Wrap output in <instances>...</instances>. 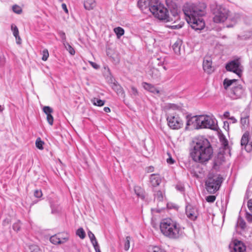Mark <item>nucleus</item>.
<instances>
[{"label":"nucleus","instance_id":"obj_37","mask_svg":"<svg viewBox=\"0 0 252 252\" xmlns=\"http://www.w3.org/2000/svg\"><path fill=\"white\" fill-rule=\"evenodd\" d=\"M43 144H44V142L41 140L40 138L39 137V138H37L36 142H35V145H36V147L38 149H39L40 150L43 149Z\"/></svg>","mask_w":252,"mask_h":252},{"label":"nucleus","instance_id":"obj_49","mask_svg":"<svg viewBox=\"0 0 252 252\" xmlns=\"http://www.w3.org/2000/svg\"><path fill=\"white\" fill-rule=\"evenodd\" d=\"M34 196L37 198L41 197L42 195V193L41 190H35L34 192Z\"/></svg>","mask_w":252,"mask_h":252},{"label":"nucleus","instance_id":"obj_58","mask_svg":"<svg viewBox=\"0 0 252 252\" xmlns=\"http://www.w3.org/2000/svg\"><path fill=\"white\" fill-rule=\"evenodd\" d=\"M174 160L171 157L167 159V162L169 164H173L174 162Z\"/></svg>","mask_w":252,"mask_h":252},{"label":"nucleus","instance_id":"obj_33","mask_svg":"<svg viewBox=\"0 0 252 252\" xmlns=\"http://www.w3.org/2000/svg\"><path fill=\"white\" fill-rule=\"evenodd\" d=\"M11 29L13 32V35L15 36L16 39H17V36H18L19 35V30L18 28L15 24H12L11 25Z\"/></svg>","mask_w":252,"mask_h":252},{"label":"nucleus","instance_id":"obj_12","mask_svg":"<svg viewBox=\"0 0 252 252\" xmlns=\"http://www.w3.org/2000/svg\"><path fill=\"white\" fill-rule=\"evenodd\" d=\"M186 213L187 217L193 220L196 219L198 215L197 208L191 205H188L186 206Z\"/></svg>","mask_w":252,"mask_h":252},{"label":"nucleus","instance_id":"obj_16","mask_svg":"<svg viewBox=\"0 0 252 252\" xmlns=\"http://www.w3.org/2000/svg\"><path fill=\"white\" fill-rule=\"evenodd\" d=\"M212 64V61L210 58H206L204 59L203 62V68L204 70L209 74L213 71Z\"/></svg>","mask_w":252,"mask_h":252},{"label":"nucleus","instance_id":"obj_40","mask_svg":"<svg viewBox=\"0 0 252 252\" xmlns=\"http://www.w3.org/2000/svg\"><path fill=\"white\" fill-rule=\"evenodd\" d=\"M130 240V237L129 236H127L126 239V242H125V246H124V249L126 251H128L129 249Z\"/></svg>","mask_w":252,"mask_h":252},{"label":"nucleus","instance_id":"obj_29","mask_svg":"<svg viewBox=\"0 0 252 252\" xmlns=\"http://www.w3.org/2000/svg\"><path fill=\"white\" fill-rule=\"evenodd\" d=\"M114 31L115 33L116 34L117 37L120 38L121 36H122L124 34V30L120 27L115 28L114 29Z\"/></svg>","mask_w":252,"mask_h":252},{"label":"nucleus","instance_id":"obj_46","mask_svg":"<svg viewBox=\"0 0 252 252\" xmlns=\"http://www.w3.org/2000/svg\"><path fill=\"white\" fill-rule=\"evenodd\" d=\"M21 227L20 221L18 220L16 222L14 223L13 225V229L16 231L20 230Z\"/></svg>","mask_w":252,"mask_h":252},{"label":"nucleus","instance_id":"obj_36","mask_svg":"<svg viewBox=\"0 0 252 252\" xmlns=\"http://www.w3.org/2000/svg\"><path fill=\"white\" fill-rule=\"evenodd\" d=\"M155 199H157L158 201H161L163 199V195L161 191L158 190L156 193H155Z\"/></svg>","mask_w":252,"mask_h":252},{"label":"nucleus","instance_id":"obj_62","mask_svg":"<svg viewBox=\"0 0 252 252\" xmlns=\"http://www.w3.org/2000/svg\"><path fill=\"white\" fill-rule=\"evenodd\" d=\"M182 27V26L181 25H174L172 26V28L173 29H180Z\"/></svg>","mask_w":252,"mask_h":252},{"label":"nucleus","instance_id":"obj_5","mask_svg":"<svg viewBox=\"0 0 252 252\" xmlns=\"http://www.w3.org/2000/svg\"><path fill=\"white\" fill-rule=\"evenodd\" d=\"M210 6L215 23H221L227 20L229 13V10L227 8L218 4L216 2H212Z\"/></svg>","mask_w":252,"mask_h":252},{"label":"nucleus","instance_id":"obj_14","mask_svg":"<svg viewBox=\"0 0 252 252\" xmlns=\"http://www.w3.org/2000/svg\"><path fill=\"white\" fill-rule=\"evenodd\" d=\"M244 92L243 89L240 85H234L231 90L230 94L234 98H237L241 97Z\"/></svg>","mask_w":252,"mask_h":252},{"label":"nucleus","instance_id":"obj_11","mask_svg":"<svg viewBox=\"0 0 252 252\" xmlns=\"http://www.w3.org/2000/svg\"><path fill=\"white\" fill-rule=\"evenodd\" d=\"M249 135L248 131L245 132L241 140V146H244L245 149L247 152H250L252 150V141L249 143Z\"/></svg>","mask_w":252,"mask_h":252},{"label":"nucleus","instance_id":"obj_3","mask_svg":"<svg viewBox=\"0 0 252 252\" xmlns=\"http://www.w3.org/2000/svg\"><path fill=\"white\" fill-rule=\"evenodd\" d=\"M160 229L162 234L171 239H177L181 235L179 225L170 218L162 220Z\"/></svg>","mask_w":252,"mask_h":252},{"label":"nucleus","instance_id":"obj_44","mask_svg":"<svg viewBox=\"0 0 252 252\" xmlns=\"http://www.w3.org/2000/svg\"><path fill=\"white\" fill-rule=\"evenodd\" d=\"M13 11L17 14H20L22 12V9L21 8L17 5H14L12 7Z\"/></svg>","mask_w":252,"mask_h":252},{"label":"nucleus","instance_id":"obj_35","mask_svg":"<svg viewBox=\"0 0 252 252\" xmlns=\"http://www.w3.org/2000/svg\"><path fill=\"white\" fill-rule=\"evenodd\" d=\"M76 235L81 239H84L86 236L85 232L82 228H79L76 231Z\"/></svg>","mask_w":252,"mask_h":252},{"label":"nucleus","instance_id":"obj_13","mask_svg":"<svg viewBox=\"0 0 252 252\" xmlns=\"http://www.w3.org/2000/svg\"><path fill=\"white\" fill-rule=\"evenodd\" d=\"M241 19V15L239 13H231L229 11L228 16L227 19L228 21L231 23L227 25L226 27L231 28L233 27Z\"/></svg>","mask_w":252,"mask_h":252},{"label":"nucleus","instance_id":"obj_15","mask_svg":"<svg viewBox=\"0 0 252 252\" xmlns=\"http://www.w3.org/2000/svg\"><path fill=\"white\" fill-rule=\"evenodd\" d=\"M149 0H139L137 5L144 13L148 14L150 12V10H149Z\"/></svg>","mask_w":252,"mask_h":252},{"label":"nucleus","instance_id":"obj_20","mask_svg":"<svg viewBox=\"0 0 252 252\" xmlns=\"http://www.w3.org/2000/svg\"><path fill=\"white\" fill-rule=\"evenodd\" d=\"M96 6L95 0H85L84 2V8L88 10L93 9Z\"/></svg>","mask_w":252,"mask_h":252},{"label":"nucleus","instance_id":"obj_23","mask_svg":"<svg viewBox=\"0 0 252 252\" xmlns=\"http://www.w3.org/2000/svg\"><path fill=\"white\" fill-rule=\"evenodd\" d=\"M134 190L135 194L138 197H140L142 199L144 198V190L140 187L135 186Z\"/></svg>","mask_w":252,"mask_h":252},{"label":"nucleus","instance_id":"obj_56","mask_svg":"<svg viewBox=\"0 0 252 252\" xmlns=\"http://www.w3.org/2000/svg\"><path fill=\"white\" fill-rule=\"evenodd\" d=\"M62 7L63 9L65 11L66 13H68V10L66 7V5L65 3H62Z\"/></svg>","mask_w":252,"mask_h":252},{"label":"nucleus","instance_id":"obj_4","mask_svg":"<svg viewBox=\"0 0 252 252\" xmlns=\"http://www.w3.org/2000/svg\"><path fill=\"white\" fill-rule=\"evenodd\" d=\"M190 122L194 123L197 129L205 128L216 130L217 127V120L209 116H194L188 121L187 125H190Z\"/></svg>","mask_w":252,"mask_h":252},{"label":"nucleus","instance_id":"obj_39","mask_svg":"<svg viewBox=\"0 0 252 252\" xmlns=\"http://www.w3.org/2000/svg\"><path fill=\"white\" fill-rule=\"evenodd\" d=\"M130 95L132 97H136L138 95V92L137 89L134 86L131 87V90L130 92Z\"/></svg>","mask_w":252,"mask_h":252},{"label":"nucleus","instance_id":"obj_18","mask_svg":"<svg viewBox=\"0 0 252 252\" xmlns=\"http://www.w3.org/2000/svg\"><path fill=\"white\" fill-rule=\"evenodd\" d=\"M144 89L152 93L158 94L159 91L153 85L146 82L142 83Z\"/></svg>","mask_w":252,"mask_h":252},{"label":"nucleus","instance_id":"obj_2","mask_svg":"<svg viewBox=\"0 0 252 252\" xmlns=\"http://www.w3.org/2000/svg\"><path fill=\"white\" fill-rule=\"evenodd\" d=\"M190 155L192 159L199 163L208 161L212 158L213 150L209 140L203 137L195 138Z\"/></svg>","mask_w":252,"mask_h":252},{"label":"nucleus","instance_id":"obj_7","mask_svg":"<svg viewBox=\"0 0 252 252\" xmlns=\"http://www.w3.org/2000/svg\"><path fill=\"white\" fill-rule=\"evenodd\" d=\"M167 121L169 126L173 129H179L183 125L182 120L176 114H168Z\"/></svg>","mask_w":252,"mask_h":252},{"label":"nucleus","instance_id":"obj_52","mask_svg":"<svg viewBox=\"0 0 252 252\" xmlns=\"http://www.w3.org/2000/svg\"><path fill=\"white\" fill-rule=\"evenodd\" d=\"M89 63L92 65V66L93 68H94V69H97L99 68V66L98 64H97L96 63L91 62V61H89Z\"/></svg>","mask_w":252,"mask_h":252},{"label":"nucleus","instance_id":"obj_41","mask_svg":"<svg viewBox=\"0 0 252 252\" xmlns=\"http://www.w3.org/2000/svg\"><path fill=\"white\" fill-rule=\"evenodd\" d=\"M42 60L44 61H47L49 57V53L47 49H44L42 51Z\"/></svg>","mask_w":252,"mask_h":252},{"label":"nucleus","instance_id":"obj_10","mask_svg":"<svg viewBox=\"0 0 252 252\" xmlns=\"http://www.w3.org/2000/svg\"><path fill=\"white\" fill-rule=\"evenodd\" d=\"M230 252H245L246 247L244 244L240 241L235 240L229 246Z\"/></svg>","mask_w":252,"mask_h":252},{"label":"nucleus","instance_id":"obj_53","mask_svg":"<svg viewBox=\"0 0 252 252\" xmlns=\"http://www.w3.org/2000/svg\"><path fill=\"white\" fill-rule=\"evenodd\" d=\"M248 207L250 211L252 213V199H250L248 202Z\"/></svg>","mask_w":252,"mask_h":252},{"label":"nucleus","instance_id":"obj_60","mask_svg":"<svg viewBox=\"0 0 252 252\" xmlns=\"http://www.w3.org/2000/svg\"><path fill=\"white\" fill-rule=\"evenodd\" d=\"M224 117H225L226 118H229V112H228V111H226L224 112Z\"/></svg>","mask_w":252,"mask_h":252},{"label":"nucleus","instance_id":"obj_54","mask_svg":"<svg viewBox=\"0 0 252 252\" xmlns=\"http://www.w3.org/2000/svg\"><path fill=\"white\" fill-rule=\"evenodd\" d=\"M176 189L180 191H183L184 190V187L183 185H177L176 186Z\"/></svg>","mask_w":252,"mask_h":252},{"label":"nucleus","instance_id":"obj_21","mask_svg":"<svg viewBox=\"0 0 252 252\" xmlns=\"http://www.w3.org/2000/svg\"><path fill=\"white\" fill-rule=\"evenodd\" d=\"M149 10L151 13L155 11L157 8L161 4L158 0H149Z\"/></svg>","mask_w":252,"mask_h":252},{"label":"nucleus","instance_id":"obj_59","mask_svg":"<svg viewBox=\"0 0 252 252\" xmlns=\"http://www.w3.org/2000/svg\"><path fill=\"white\" fill-rule=\"evenodd\" d=\"M229 119H230L232 121V123L233 124L237 122V120L233 116L229 117Z\"/></svg>","mask_w":252,"mask_h":252},{"label":"nucleus","instance_id":"obj_27","mask_svg":"<svg viewBox=\"0 0 252 252\" xmlns=\"http://www.w3.org/2000/svg\"><path fill=\"white\" fill-rule=\"evenodd\" d=\"M169 10L171 15L174 17L175 20H177L179 19V10L178 7Z\"/></svg>","mask_w":252,"mask_h":252},{"label":"nucleus","instance_id":"obj_22","mask_svg":"<svg viewBox=\"0 0 252 252\" xmlns=\"http://www.w3.org/2000/svg\"><path fill=\"white\" fill-rule=\"evenodd\" d=\"M236 82H237V80H236V79L230 80V79H228L226 78L224 80L223 83L224 88L225 90H227L228 87L233 85L234 84H235V85H236Z\"/></svg>","mask_w":252,"mask_h":252},{"label":"nucleus","instance_id":"obj_26","mask_svg":"<svg viewBox=\"0 0 252 252\" xmlns=\"http://www.w3.org/2000/svg\"><path fill=\"white\" fill-rule=\"evenodd\" d=\"M166 3L169 9L178 7L175 0H166Z\"/></svg>","mask_w":252,"mask_h":252},{"label":"nucleus","instance_id":"obj_50","mask_svg":"<svg viewBox=\"0 0 252 252\" xmlns=\"http://www.w3.org/2000/svg\"><path fill=\"white\" fill-rule=\"evenodd\" d=\"M117 93L118 94L125 96V92L121 86H118V88L117 89Z\"/></svg>","mask_w":252,"mask_h":252},{"label":"nucleus","instance_id":"obj_61","mask_svg":"<svg viewBox=\"0 0 252 252\" xmlns=\"http://www.w3.org/2000/svg\"><path fill=\"white\" fill-rule=\"evenodd\" d=\"M16 43L18 44H20L21 43V38L19 35L18 36H17V39H16Z\"/></svg>","mask_w":252,"mask_h":252},{"label":"nucleus","instance_id":"obj_51","mask_svg":"<svg viewBox=\"0 0 252 252\" xmlns=\"http://www.w3.org/2000/svg\"><path fill=\"white\" fill-rule=\"evenodd\" d=\"M10 219L9 218H6L3 220L2 224L4 226L8 225L10 223Z\"/></svg>","mask_w":252,"mask_h":252},{"label":"nucleus","instance_id":"obj_24","mask_svg":"<svg viewBox=\"0 0 252 252\" xmlns=\"http://www.w3.org/2000/svg\"><path fill=\"white\" fill-rule=\"evenodd\" d=\"M159 71L155 68H153L149 71V74L153 79L158 78L159 76Z\"/></svg>","mask_w":252,"mask_h":252},{"label":"nucleus","instance_id":"obj_55","mask_svg":"<svg viewBox=\"0 0 252 252\" xmlns=\"http://www.w3.org/2000/svg\"><path fill=\"white\" fill-rule=\"evenodd\" d=\"M93 245L96 252H101L98 243H96V244H93Z\"/></svg>","mask_w":252,"mask_h":252},{"label":"nucleus","instance_id":"obj_30","mask_svg":"<svg viewBox=\"0 0 252 252\" xmlns=\"http://www.w3.org/2000/svg\"><path fill=\"white\" fill-rule=\"evenodd\" d=\"M173 50L176 54H180L181 44L180 42H175L172 46Z\"/></svg>","mask_w":252,"mask_h":252},{"label":"nucleus","instance_id":"obj_19","mask_svg":"<svg viewBox=\"0 0 252 252\" xmlns=\"http://www.w3.org/2000/svg\"><path fill=\"white\" fill-rule=\"evenodd\" d=\"M150 182L152 186L157 187L160 184L161 178L159 174H153L150 176Z\"/></svg>","mask_w":252,"mask_h":252},{"label":"nucleus","instance_id":"obj_42","mask_svg":"<svg viewBox=\"0 0 252 252\" xmlns=\"http://www.w3.org/2000/svg\"><path fill=\"white\" fill-rule=\"evenodd\" d=\"M168 107L170 109L173 110H180L181 107L175 104L169 103L167 105Z\"/></svg>","mask_w":252,"mask_h":252},{"label":"nucleus","instance_id":"obj_28","mask_svg":"<svg viewBox=\"0 0 252 252\" xmlns=\"http://www.w3.org/2000/svg\"><path fill=\"white\" fill-rule=\"evenodd\" d=\"M149 252H166L163 249L158 246H150L149 248Z\"/></svg>","mask_w":252,"mask_h":252},{"label":"nucleus","instance_id":"obj_31","mask_svg":"<svg viewBox=\"0 0 252 252\" xmlns=\"http://www.w3.org/2000/svg\"><path fill=\"white\" fill-rule=\"evenodd\" d=\"M63 45L66 50H67L71 55H73L75 54V52L74 49L68 42H66L64 43Z\"/></svg>","mask_w":252,"mask_h":252},{"label":"nucleus","instance_id":"obj_48","mask_svg":"<svg viewBox=\"0 0 252 252\" xmlns=\"http://www.w3.org/2000/svg\"><path fill=\"white\" fill-rule=\"evenodd\" d=\"M216 199V197L215 196L209 195L206 197V200L208 202L213 203L215 201Z\"/></svg>","mask_w":252,"mask_h":252},{"label":"nucleus","instance_id":"obj_6","mask_svg":"<svg viewBox=\"0 0 252 252\" xmlns=\"http://www.w3.org/2000/svg\"><path fill=\"white\" fill-rule=\"evenodd\" d=\"M223 180L220 174L210 173L205 181L206 190L210 193H215L220 189Z\"/></svg>","mask_w":252,"mask_h":252},{"label":"nucleus","instance_id":"obj_8","mask_svg":"<svg viewBox=\"0 0 252 252\" xmlns=\"http://www.w3.org/2000/svg\"><path fill=\"white\" fill-rule=\"evenodd\" d=\"M155 11L151 13L157 18L161 20H167L168 21L170 20V18L168 14V10L162 4H160Z\"/></svg>","mask_w":252,"mask_h":252},{"label":"nucleus","instance_id":"obj_25","mask_svg":"<svg viewBox=\"0 0 252 252\" xmlns=\"http://www.w3.org/2000/svg\"><path fill=\"white\" fill-rule=\"evenodd\" d=\"M92 102L94 105L98 106H102L104 105L105 103V101L99 99L97 98L94 97L91 100Z\"/></svg>","mask_w":252,"mask_h":252},{"label":"nucleus","instance_id":"obj_47","mask_svg":"<svg viewBox=\"0 0 252 252\" xmlns=\"http://www.w3.org/2000/svg\"><path fill=\"white\" fill-rule=\"evenodd\" d=\"M47 115V120L49 124L52 126L53 124L54 118L51 114L46 115Z\"/></svg>","mask_w":252,"mask_h":252},{"label":"nucleus","instance_id":"obj_63","mask_svg":"<svg viewBox=\"0 0 252 252\" xmlns=\"http://www.w3.org/2000/svg\"><path fill=\"white\" fill-rule=\"evenodd\" d=\"M153 171H154V167L153 166H150L148 168V172H152Z\"/></svg>","mask_w":252,"mask_h":252},{"label":"nucleus","instance_id":"obj_64","mask_svg":"<svg viewBox=\"0 0 252 252\" xmlns=\"http://www.w3.org/2000/svg\"><path fill=\"white\" fill-rule=\"evenodd\" d=\"M105 112L108 113L110 112V109L108 107H105L103 109Z\"/></svg>","mask_w":252,"mask_h":252},{"label":"nucleus","instance_id":"obj_9","mask_svg":"<svg viewBox=\"0 0 252 252\" xmlns=\"http://www.w3.org/2000/svg\"><path fill=\"white\" fill-rule=\"evenodd\" d=\"M225 68L227 71L233 72L239 77L242 73L241 63L238 59L234 60L228 63L225 65Z\"/></svg>","mask_w":252,"mask_h":252},{"label":"nucleus","instance_id":"obj_57","mask_svg":"<svg viewBox=\"0 0 252 252\" xmlns=\"http://www.w3.org/2000/svg\"><path fill=\"white\" fill-rule=\"evenodd\" d=\"M50 207L52 210V213H53L56 210V205L52 203V202L50 200Z\"/></svg>","mask_w":252,"mask_h":252},{"label":"nucleus","instance_id":"obj_1","mask_svg":"<svg viewBox=\"0 0 252 252\" xmlns=\"http://www.w3.org/2000/svg\"><path fill=\"white\" fill-rule=\"evenodd\" d=\"M206 5L204 3L198 4L186 3L183 8L187 22L192 29L201 30L205 27V22L202 17L206 14Z\"/></svg>","mask_w":252,"mask_h":252},{"label":"nucleus","instance_id":"obj_38","mask_svg":"<svg viewBox=\"0 0 252 252\" xmlns=\"http://www.w3.org/2000/svg\"><path fill=\"white\" fill-rule=\"evenodd\" d=\"M88 233L92 245L96 244V243H97V241L94 235L91 231H89Z\"/></svg>","mask_w":252,"mask_h":252},{"label":"nucleus","instance_id":"obj_34","mask_svg":"<svg viewBox=\"0 0 252 252\" xmlns=\"http://www.w3.org/2000/svg\"><path fill=\"white\" fill-rule=\"evenodd\" d=\"M29 252H41V250L39 247L35 245H31L29 246Z\"/></svg>","mask_w":252,"mask_h":252},{"label":"nucleus","instance_id":"obj_32","mask_svg":"<svg viewBox=\"0 0 252 252\" xmlns=\"http://www.w3.org/2000/svg\"><path fill=\"white\" fill-rule=\"evenodd\" d=\"M242 126L245 128L248 126L249 124V117L247 116L244 118H242L240 121Z\"/></svg>","mask_w":252,"mask_h":252},{"label":"nucleus","instance_id":"obj_45","mask_svg":"<svg viewBox=\"0 0 252 252\" xmlns=\"http://www.w3.org/2000/svg\"><path fill=\"white\" fill-rule=\"evenodd\" d=\"M59 34L60 35V37L62 39V42L63 44L66 42V36L65 33L63 31H60L59 32Z\"/></svg>","mask_w":252,"mask_h":252},{"label":"nucleus","instance_id":"obj_17","mask_svg":"<svg viewBox=\"0 0 252 252\" xmlns=\"http://www.w3.org/2000/svg\"><path fill=\"white\" fill-rule=\"evenodd\" d=\"M68 239V238L67 237L61 238L57 235H55L50 237V241L52 244L57 245L64 243L66 242Z\"/></svg>","mask_w":252,"mask_h":252},{"label":"nucleus","instance_id":"obj_43","mask_svg":"<svg viewBox=\"0 0 252 252\" xmlns=\"http://www.w3.org/2000/svg\"><path fill=\"white\" fill-rule=\"evenodd\" d=\"M43 111L46 115L51 114L53 112V109L49 106H44Z\"/></svg>","mask_w":252,"mask_h":252}]
</instances>
